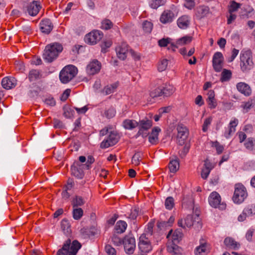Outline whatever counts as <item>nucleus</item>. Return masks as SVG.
Returning a JSON list of instances; mask_svg holds the SVG:
<instances>
[{
	"instance_id": "a211bd4d",
	"label": "nucleus",
	"mask_w": 255,
	"mask_h": 255,
	"mask_svg": "<svg viewBox=\"0 0 255 255\" xmlns=\"http://www.w3.org/2000/svg\"><path fill=\"white\" fill-rule=\"evenodd\" d=\"M192 39L193 38L191 36L186 35L183 36L178 39L176 41L175 44L174 43H171V45L168 47V49L175 51L176 49L177 48L178 46H183L191 43L192 41Z\"/></svg>"
},
{
	"instance_id": "c85d7f7f",
	"label": "nucleus",
	"mask_w": 255,
	"mask_h": 255,
	"mask_svg": "<svg viewBox=\"0 0 255 255\" xmlns=\"http://www.w3.org/2000/svg\"><path fill=\"white\" fill-rule=\"evenodd\" d=\"M16 84V80L13 77H4L1 81L2 87L7 90L14 88Z\"/></svg>"
},
{
	"instance_id": "864d4df0",
	"label": "nucleus",
	"mask_w": 255,
	"mask_h": 255,
	"mask_svg": "<svg viewBox=\"0 0 255 255\" xmlns=\"http://www.w3.org/2000/svg\"><path fill=\"white\" fill-rule=\"evenodd\" d=\"M174 205V201L172 197H168L165 201V206L168 210H171Z\"/></svg>"
},
{
	"instance_id": "ea45409f",
	"label": "nucleus",
	"mask_w": 255,
	"mask_h": 255,
	"mask_svg": "<svg viewBox=\"0 0 255 255\" xmlns=\"http://www.w3.org/2000/svg\"><path fill=\"white\" fill-rule=\"evenodd\" d=\"M72 215L75 220H79L83 215V210L81 208H73Z\"/></svg>"
},
{
	"instance_id": "e433bc0d",
	"label": "nucleus",
	"mask_w": 255,
	"mask_h": 255,
	"mask_svg": "<svg viewBox=\"0 0 255 255\" xmlns=\"http://www.w3.org/2000/svg\"><path fill=\"white\" fill-rule=\"evenodd\" d=\"M85 203V201L81 196H76L73 198L72 205L73 208H75L83 205Z\"/></svg>"
},
{
	"instance_id": "c9c22d12",
	"label": "nucleus",
	"mask_w": 255,
	"mask_h": 255,
	"mask_svg": "<svg viewBox=\"0 0 255 255\" xmlns=\"http://www.w3.org/2000/svg\"><path fill=\"white\" fill-rule=\"evenodd\" d=\"M119 86L118 83L116 82L105 87L102 92L105 95H108L114 93Z\"/></svg>"
},
{
	"instance_id": "8fccbe9b",
	"label": "nucleus",
	"mask_w": 255,
	"mask_h": 255,
	"mask_svg": "<svg viewBox=\"0 0 255 255\" xmlns=\"http://www.w3.org/2000/svg\"><path fill=\"white\" fill-rule=\"evenodd\" d=\"M113 24L112 22L108 19L103 20L101 23V28L103 29L108 30L113 27Z\"/></svg>"
},
{
	"instance_id": "338daca9",
	"label": "nucleus",
	"mask_w": 255,
	"mask_h": 255,
	"mask_svg": "<svg viewBox=\"0 0 255 255\" xmlns=\"http://www.w3.org/2000/svg\"><path fill=\"white\" fill-rule=\"evenodd\" d=\"M112 240L114 244L117 246H120L123 244V240L118 237L117 236L114 235Z\"/></svg>"
},
{
	"instance_id": "5fc2aeb1",
	"label": "nucleus",
	"mask_w": 255,
	"mask_h": 255,
	"mask_svg": "<svg viewBox=\"0 0 255 255\" xmlns=\"http://www.w3.org/2000/svg\"><path fill=\"white\" fill-rule=\"evenodd\" d=\"M154 226L153 222H149L145 229V232L147 236H151L153 233V229Z\"/></svg>"
},
{
	"instance_id": "7ed1b4c3",
	"label": "nucleus",
	"mask_w": 255,
	"mask_h": 255,
	"mask_svg": "<svg viewBox=\"0 0 255 255\" xmlns=\"http://www.w3.org/2000/svg\"><path fill=\"white\" fill-rule=\"evenodd\" d=\"M81 246L76 240L72 243L70 240H67L62 248L57 252L56 255H76Z\"/></svg>"
},
{
	"instance_id": "393cba45",
	"label": "nucleus",
	"mask_w": 255,
	"mask_h": 255,
	"mask_svg": "<svg viewBox=\"0 0 255 255\" xmlns=\"http://www.w3.org/2000/svg\"><path fill=\"white\" fill-rule=\"evenodd\" d=\"M206 95L207 96L206 102L209 108L211 109H215L217 106V100L215 98V92L212 90H209Z\"/></svg>"
},
{
	"instance_id": "a878e982",
	"label": "nucleus",
	"mask_w": 255,
	"mask_h": 255,
	"mask_svg": "<svg viewBox=\"0 0 255 255\" xmlns=\"http://www.w3.org/2000/svg\"><path fill=\"white\" fill-rule=\"evenodd\" d=\"M224 243L226 248L229 250H237L240 247V244L231 237H227L225 239Z\"/></svg>"
},
{
	"instance_id": "7c9ffc66",
	"label": "nucleus",
	"mask_w": 255,
	"mask_h": 255,
	"mask_svg": "<svg viewBox=\"0 0 255 255\" xmlns=\"http://www.w3.org/2000/svg\"><path fill=\"white\" fill-rule=\"evenodd\" d=\"M237 89L245 96H250L252 93L250 87L245 83L240 82L237 84Z\"/></svg>"
},
{
	"instance_id": "774afa93",
	"label": "nucleus",
	"mask_w": 255,
	"mask_h": 255,
	"mask_svg": "<svg viewBox=\"0 0 255 255\" xmlns=\"http://www.w3.org/2000/svg\"><path fill=\"white\" fill-rule=\"evenodd\" d=\"M245 145L247 148L250 150L253 149L254 142L252 138H249L245 143Z\"/></svg>"
},
{
	"instance_id": "052dcab7",
	"label": "nucleus",
	"mask_w": 255,
	"mask_h": 255,
	"mask_svg": "<svg viewBox=\"0 0 255 255\" xmlns=\"http://www.w3.org/2000/svg\"><path fill=\"white\" fill-rule=\"evenodd\" d=\"M105 251L108 255H116L115 249L111 245H106L105 247Z\"/></svg>"
},
{
	"instance_id": "79ce46f5",
	"label": "nucleus",
	"mask_w": 255,
	"mask_h": 255,
	"mask_svg": "<svg viewBox=\"0 0 255 255\" xmlns=\"http://www.w3.org/2000/svg\"><path fill=\"white\" fill-rule=\"evenodd\" d=\"M61 227L65 234H68L70 232V225L66 219H63L61 222Z\"/></svg>"
},
{
	"instance_id": "9d476101",
	"label": "nucleus",
	"mask_w": 255,
	"mask_h": 255,
	"mask_svg": "<svg viewBox=\"0 0 255 255\" xmlns=\"http://www.w3.org/2000/svg\"><path fill=\"white\" fill-rule=\"evenodd\" d=\"M138 123L139 129L137 132V134L141 135L142 137L147 136V133L146 131L152 127V122L151 120L148 119H143L140 120Z\"/></svg>"
},
{
	"instance_id": "f257e3e1",
	"label": "nucleus",
	"mask_w": 255,
	"mask_h": 255,
	"mask_svg": "<svg viewBox=\"0 0 255 255\" xmlns=\"http://www.w3.org/2000/svg\"><path fill=\"white\" fill-rule=\"evenodd\" d=\"M182 233L179 231L175 230L174 232L171 230L167 235L168 242L167 243V251L173 255L180 254L182 249L176 244L181 239Z\"/></svg>"
},
{
	"instance_id": "a18cd8bd",
	"label": "nucleus",
	"mask_w": 255,
	"mask_h": 255,
	"mask_svg": "<svg viewBox=\"0 0 255 255\" xmlns=\"http://www.w3.org/2000/svg\"><path fill=\"white\" fill-rule=\"evenodd\" d=\"M240 4L235 1H232L229 6L228 11L229 13H234L240 7Z\"/></svg>"
},
{
	"instance_id": "f3484780",
	"label": "nucleus",
	"mask_w": 255,
	"mask_h": 255,
	"mask_svg": "<svg viewBox=\"0 0 255 255\" xmlns=\"http://www.w3.org/2000/svg\"><path fill=\"white\" fill-rule=\"evenodd\" d=\"M123 244L127 254H132L135 247V241L134 238L130 236H126L123 240Z\"/></svg>"
},
{
	"instance_id": "e2e57ef3",
	"label": "nucleus",
	"mask_w": 255,
	"mask_h": 255,
	"mask_svg": "<svg viewBox=\"0 0 255 255\" xmlns=\"http://www.w3.org/2000/svg\"><path fill=\"white\" fill-rule=\"evenodd\" d=\"M140 156L139 153H135L132 158V162L135 165H137L139 163Z\"/></svg>"
},
{
	"instance_id": "2eb2a0df",
	"label": "nucleus",
	"mask_w": 255,
	"mask_h": 255,
	"mask_svg": "<svg viewBox=\"0 0 255 255\" xmlns=\"http://www.w3.org/2000/svg\"><path fill=\"white\" fill-rule=\"evenodd\" d=\"M101 68V63L96 59L90 61L86 69V73L89 75H94L98 73Z\"/></svg>"
},
{
	"instance_id": "37998d69",
	"label": "nucleus",
	"mask_w": 255,
	"mask_h": 255,
	"mask_svg": "<svg viewBox=\"0 0 255 255\" xmlns=\"http://www.w3.org/2000/svg\"><path fill=\"white\" fill-rule=\"evenodd\" d=\"M168 167L171 172L175 173L179 169V164L177 160H172L168 164Z\"/></svg>"
},
{
	"instance_id": "4c0bfd02",
	"label": "nucleus",
	"mask_w": 255,
	"mask_h": 255,
	"mask_svg": "<svg viewBox=\"0 0 255 255\" xmlns=\"http://www.w3.org/2000/svg\"><path fill=\"white\" fill-rule=\"evenodd\" d=\"M232 77V72L230 70L226 69H223L220 81L222 82H227L230 80Z\"/></svg>"
},
{
	"instance_id": "4d7b16f0",
	"label": "nucleus",
	"mask_w": 255,
	"mask_h": 255,
	"mask_svg": "<svg viewBox=\"0 0 255 255\" xmlns=\"http://www.w3.org/2000/svg\"><path fill=\"white\" fill-rule=\"evenodd\" d=\"M158 43V45L160 47H166L167 46L168 44L170 45L172 43L170 42V39L167 38L159 40Z\"/></svg>"
},
{
	"instance_id": "c756f323",
	"label": "nucleus",
	"mask_w": 255,
	"mask_h": 255,
	"mask_svg": "<svg viewBox=\"0 0 255 255\" xmlns=\"http://www.w3.org/2000/svg\"><path fill=\"white\" fill-rule=\"evenodd\" d=\"M209 252V247L206 242H200V245L195 250V255H207Z\"/></svg>"
},
{
	"instance_id": "0e129e2a",
	"label": "nucleus",
	"mask_w": 255,
	"mask_h": 255,
	"mask_svg": "<svg viewBox=\"0 0 255 255\" xmlns=\"http://www.w3.org/2000/svg\"><path fill=\"white\" fill-rule=\"evenodd\" d=\"M184 5L188 9H192L195 6L194 0H185Z\"/></svg>"
},
{
	"instance_id": "20e7f679",
	"label": "nucleus",
	"mask_w": 255,
	"mask_h": 255,
	"mask_svg": "<svg viewBox=\"0 0 255 255\" xmlns=\"http://www.w3.org/2000/svg\"><path fill=\"white\" fill-rule=\"evenodd\" d=\"M78 73L77 67L73 65L66 66L61 71L59 78L62 83L66 84L76 76Z\"/></svg>"
},
{
	"instance_id": "2f4dec72",
	"label": "nucleus",
	"mask_w": 255,
	"mask_h": 255,
	"mask_svg": "<svg viewBox=\"0 0 255 255\" xmlns=\"http://www.w3.org/2000/svg\"><path fill=\"white\" fill-rule=\"evenodd\" d=\"M174 220L175 219L173 216H170L167 221L160 220L157 223V226L160 230L165 229L168 227L172 226Z\"/></svg>"
},
{
	"instance_id": "cd10ccee",
	"label": "nucleus",
	"mask_w": 255,
	"mask_h": 255,
	"mask_svg": "<svg viewBox=\"0 0 255 255\" xmlns=\"http://www.w3.org/2000/svg\"><path fill=\"white\" fill-rule=\"evenodd\" d=\"M40 28L42 33L49 34L53 28V25L49 19H43L40 23Z\"/></svg>"
},
{
	"instance_id": "ddd939ff",
	"label": "nucleus",
	"mask_w": 255,
	"mask_h": 255,
	"mask_svg": "<svg viewBox=\"0 0 255 255\" xmlns=\"http://www.w3.org/2000/svg\"><path fill=\"white\" fill-rule=\"evenodd\" d=\"M223 62L224 57L222 53L220 52H216L213 56L212 60L213 67L216 72H219L221 71Z\"/></svg>"
},
{
	"instance_id": "aec40b11",
	"label": "nucleus",
	"mask_w": 255,
	"mask_h": 255,
	"mask_svg": "<svg viewBox=\"0 0 255 255\" xmlns=\"http://www.w3.org/2000/svg\"><path fill=\"white\" fill-rule=\"evenodd\" d=\"M239 124V120L237 118H233L230 122L228 128L224 132V135L226 138H229L236 131V128Z\"/></svg>"
},
{
	"instance_id": "0eeeda50",
	"label": "nucleus",
	"mask_w": 255,
	"mask_h": 255,
	"mask_svg": "<svg viewBox=\"0 0 255 255\" xmlns=\"http://www.w3.org/2000/svg\"><path fill=\"white\" fill-rule=\"evenodd\" d=\"M240 66L243 72L248 71L253 68L254 62L250 51H247L242 53L240 56Z\"/></svg>"
},
{
	"instance_id": "680f3d73",
	"label": "nucleus",
	"mask_w": 255,
	"mask_h": 255,
	"mask_svg": "<svg viewBox=\"0 0 255 255\" xmlns=\"http://www.w3.org/2000/svg\"><path fill=\"white\" fill-rule=\"evenodd\" d=\"M95 161L94 157L92 156H89L88 157L87 161L84 166L87 169H89L91 167V164Z\"/></svg>"
},
{
	"instance_id": "f8f14e48",
	"label": "nucleus",
	"mask_w": 255,
	"mask_h": 255,
	"mask_svg": "<svg viewBox=\"0 0 255 255\" xmlns=\"http://www.w3.org/2000/svg\"><path fill=\"white\" fill-rule=\"evenodd\" d=\"M84 170H87L84 164H81L77 161L75 162L71 167L72 174L73 176L78 179H82L84 176Z\"/></svg>"
},
{
	"instance_id": "6e6d98bb",
	"label": "nucleus",
	"mask_w": 255,
	"mask_h": 255,
	"mask_svg": "<svg viewBox=\"0 0 255 255\" xmlns=\"http://www.w3.org/2000/svg\"><path fill=\"white\" fill-rule=\"evenodd\" d=\"M112 42L111 40H107L102 43L101 44V51L103 53L107 52V49L109 48L112 45Z\"/></svg>"
},
{
	"instance_id": "6e6552de",
	"label": "nucleus",
	"mask_w": 255,
	"mask_h": 255,
	"mask_svg": "<svg viewBox=\"0 0 255 255\" xmlns=\"http://www.w3.org/2000/svg\"><path fill=\"white\" fill-rule=\"evenodd\" d=\"M208 201L210 205L215 208L223 210L226 208V204L224 202H221V196L216 191H213L210 194L208 198Z\"/></svg>"
},
{
	"instance_id": "f704fd0d",
	"label": "nucleus",
	"mask_w": 255,
	"mask_h": 255,
	"mask_svg": "<svg viewBox=\"0 0 255 255\" xmlns=\"http://www.w3.org/2000/svg\"><path fill=\"white\" fill-rule=\"evenodd\" d=\"M42 77L41 72L38 70L32 69L29 72L28 78L30 82L39 80Z\"/></svg>"
},
{
	"instance_id": "72a5a7b5",
	"label": "nucleus",
	"mask_w": 255,
	"mask_h": 255,
	"mask_svg": "<svg viewBox=\"0 0 255 255\" xmlns=\"http://www.w3.org/2000/svg\"><path fill=\"white\" fill-rule=\"evenodd\" d=\"M127 228V223L125 221L120 220L116 223L114 229L116 233L122 234L125 232Z\"/></svg>"
},
{
	"instance_id": "423d86ee",
	"label": "nucleus",
	"mask_w": 255,
	"mask_h": 255,
	"mask_svg": "<svg viewBox=\"0 0 255 255\" xmlns=\"http://www.w3.org/2000/svg\"><path fill=\"white\" fill-rule=\"evenodd\" d=\"M248 193L245 187L242 184H236L233 196V201L235 203L241 204L247 198Z\"/></svg>"
},
{
	"instance_id": "6ab92c4d",
	"label": "nucleus",
	"mask_w": 255,
	"mask_h": 255,
	"mask_svg": "<svg viewBox=\"0 0 255 255\" xmlns=\"http://www.w3.org/2000/svg\"><path fill=\"white\" fill-rule=\"evenodd\" d=\"M177 129L178 131L177 142L179 145H182L188 137V130L185 127L182 126H178Z\"/></svg>"
},
{
	"instance_id": "4be33fe9",
	"label": "nucleus",
	"mask_w": 255,
	"mask_h": 255,
	"mask_svg": "<svg viewBox=\"0 0 255 255\" xmlns=\"http://www.w3.org/2000/svg\"><path fill=\"white\" fill-rule=\"evenodd\" d=\"M175 18V14L170 10H165L161 14L160 21L163 24L171 23Z\"/></svg>"
},
{
	"instance_id": "412c9836",
	"label": "nucleus",
	"mask_w": 255,
	"mask_h": 255,
	"mask_svg": "<svg viewBox=\"0 0 255 255\" xmlns=\"http://www.w3.org/2000/svg\"><path fill=\"white\" fill-rule=\"evenodd\" d=\"M215 164L211 162L209 160L206 159L204 161V165L201 171V177L204 179H206L211 171L214 168Z\"/></svg>"
},
{
	"instance_id": "c03bdc74",
	"label": "nucleus",
	"mask_w": 255,
	"mask_h": 255,
	"mask_svg": "<svg viewBox=\"0 0 255 255\" xmlns=\"http://www.w3.org/2000/svg\"><path fill=\"white\" fill-rule=\"evenodd\" d=\"M211 146L216 149L217 153L218 154H221L224 149V146L217 141H211Z\"/></svg>"
},
{
	"instance_id": "dca6fc26",
	"label": "nucleus",
	"mask_w": 255,
	"mask_h": 255,
	"mask_svg": "<svg viewBox=\"0 0 255 255\" xmlns=\"http://www.w3.org/2000/svg\"><path fill=\"white\" fill-rule=\"evenodd\" d=\"M138 248L141 252L146 253L151 250V246L148 237L145 234L141 235L139 239Z\"/></svg>"
},
{
	"instance_id": "09e8293b",
	"label": "nucleus",
	"mask_w": 255,
	"mask_h": 255,
	"mask_svg": "<svg viewBox=\"0 0 255 255\" xmlns=\"http://www.w3.org/2000/svg\"><path fill=\"white\" fill-rule=\"evenodd\" d=\"M153 28L152 23L149 21L145 20L143 21L142 23V28L143 30L146 33H150Z\"/></svg>"
},
{
	"instance_id": "13d9d810",
	"label": "nucleus",
	"mask_w": 255,
	"mask_h": 255,
	"mask_svg": "<svg viewBox=\"0 0 255 255\" xmlns=\"http://www.w3.org/2000/svg\"><path fill=\"white\" fill-rule=\"evenodd\" d=\"M212 121V119L211 117H209L205 120L202 126V130L204 132H206L207 131L208 127L211 124Z\"/></svg>"
},
{
	"instance_id": "a19ab883",
	"label": "nucleus",
	"mask_w": 255,
	"mask_h": 255,
	"mask_svg": "<svg viewBox=\"0 0 255 255\" xmlns=\"http://www.w3.org/2000/svg\"><path fill=\"white\" fill-rule=\"evenodd\" d=\"M209 12V8L205 6H200L196 9V14L200 17L205 16Z\"/></svg>"
},
{
	"instance_id": "603ef678",
	"label": "nucleus",
	"mask_w": 255,
	"mask_h": 255,
	"mask_svg": "<svg viewBox=\"0 0 255 255\" xmlns=\"http://www.w3.org/2000/svg\"><path fill=\"white\" fill-rule=\"evenodd\" d=\"M163 95L162 88L158 87L152 90L150 93V96L152 98H155Z\"/></svg>"
},
{
	"instance_id": "39448f33",
	"label": "nucleus",
	"mask_w": 255,
	"mask_h": 255,
	"mask_svg": "<svg viewBox=\"0 0 255 255\" xmlns=\"http://www.w3.org/2000/svg\"><path fill=\"white\" fill-rule=\"evenodd\" d=\"M199 215L200 211L196 209L195 210V213L193 215H188L183 219L178 220V225L179 226L185 229L186 228H190L193 225L194 221H197L198 223H199Z\"/></svg>"
},
{
	"instance_id": "473e14b6",
	"label": "nucleus",
	"mask_w": 255,
	"mask_h": 255,
	"mask_svg": "<svg viewBox=\"0 0 255 255\" xmlns=\"http://www.w3.org/2000/svg\"><path fill=\"white\" fill-rule=\"evenodd\" d=\"M138 123L134 120L126 119L124 121L123 126L126 129L131 130L137 127Z\"/></svg>"
},
{
	"instance_id": "49530a36",
	"label": "nucleus",
	"mask_w": 255,
	"mask_h": 255,
	"mask_svg": "<svg viewBox=\"0 0 255 255\" xmlns=\"http://www.w3.org/2000/svg\"><path fill=\"white\" fill-rule=\"evenodd\" d=\"M116 113V111L115 108L111 107L105 111L103 116L108 119H111L115 117Z\"/></svg>"
},
{
	"instance_id": "1a4fd4ad",
	"label": "nucleus",
	"mask_w": 255,
	"mask_h": 255,
	"mask_svg": "<svg viewBox=\"0 0 255 255\" xmlns=\"http://www.w3.org/2000/svg\"><path fill=\"white\" fill-rule=\"evenodd\" d=\"M103 36L102 32L94 30L85 35L84 40L87 44L95 45L102 38Z\"/></svg>"
},
{
	"instance_id": "3c124183",
	"label": "nucleus",
	"mask_w": 255,
	"mask_h": 255,
	"mask_svg": "<svg viewBox=\"0 0 255 255\" xmlns=\"http://www.w3.org/2000/svg\"><path fill=\"white\" fill-rule=\"evenodd\" d=\"M165 2V0H151L149 5L152 8H157Z\"/></svg>"
},
{
	"instance_id": "f03ea898",
	"label": "nucleus",
	"mask_w": 255,
	"mask_h": 255,
	"mask_svg": "<svg viewBox=\"0 0 255 255\" xmlns=\"http://www.w3.org/2000/svg\"><path fill=\"white\" fill-rule=\"evenodd\" d=\"M61 44L55 42L47 45L43 53L44 59L48 62H51L55 59L63 50Z\"/></svg>"
},
{
	"instance_id": "9b49d317",
	"label": "nucleus",
	"mask_w": 255,
	"mask_h": 255,
	"mask_svg": "<svg viewBox=\"0 0 255 255\" xmlns=\"http://www.w3.org/2000/svg\"><path fill=\"white\" fill-rule=\"evenodd\" d=\"M119 136L114 132H111L106 139L104 140L100 144L102 148H107L115 145L119 141Z\"/></svg>"
},
{
	"instance_id": "de8ad7c7",
	"label": "nucleus",
	"mask_w": 255,
	"mask_h": 255,
	"mask_svg": "<svg viewBox=\"0 0 255 255\" xmlns=\"http://www.w3.org/2000/svg\"><path fill=\"white\" fill-rule=\"evenodd\" d=\"M168 64V61L166 59L161 60L158 64V70L160 72L165 70Z\"/></svg>"
},
{
	"instance_id": "bf43d9fd",
	"label": "nucleus",
	"mask_w": 255,
	"mask_h": 255,
	"mask_svg": "<svg viewBox=\"0 0 255 255\" xmlns=\"http://www.w3.org/2000/svg\"><path fill=\"white\" fill-rule=\"evenodd\" d=\"M255 229L253 228H250L249 230H248L247 232L246 233V239L249 242L252 241Z\"/></svg>"
},
{
	"instance_id": "bb28decb",
	"label": "nucleus",
	"mask_w": 255,
	"mask_h": 255,
	"mask_svg": "<svg viewBox=\"0 0 255 255\" xmlns=\"http://www.w3.org/2000/svg\"><path fill=\"white\" fill-rule=\"evenodd\" d=\"M190 23V17L187 15H183L179 17L177 20L178 26L183 29L187 28Z\"/></svg>"
},
{
	"instance_id": "4468645a",
	"label": "nucleus",
	"mask_w": 255,
	"mask_h": 255,
	"mask_svg": "<svg viewBox=\"0 0 255 255\" xmlns=\"http://www.w3.org/2000/svg\"><path fill=\"white\" fill-rule=\"evenodd\" d=\"M129 46L125 42L118 45L116 48L117 56L121 60H125L129 51Z\"/></svg>"
},
{
	"instance_id": "b1692460",
	"label": "nucleus",
	"mask_w": 255,
	"mask_h": 255,
	"mask_svg": "<svg viewBox=\"0 0 255 255\" xmlns=\"http://www.w3.org/2000/svg\"><path fill=\"white\" fill-rule=\"evenodd\" d=\"M161 129L159 127H155L149 134L148 141L152 144H156L158 142V135Z\"/></svg>"
},
{
	"instance_id": "5701e85b",
	"label": "nucleus",
	"mask_w": 255,
	"mask_h": 255,
	"mask_svg": "<svg viewBox=\"0 0 255 255\" xmlns=\"http://www.w3.org/2000/svg\"><path fill=\"white\" fill-rule=\"evenodd\" d=\"M41 7L39 1L33 0L27 6V12L31 16H35L39 12Z\"/></svg>"
},
{
	"instance_id": "58836bf2",
	"label": "nucleus",
	"mask_w": 255,
	"mask_h": 255,
	"mask_svg": "<svg viewBox=\"0 0 255 255\" xmlns=\"http://www.w3.org/2000/svg\"><path fill=\"white\" fill-rule=\"evenodd\" d=\"M175 91V88L173 86L166 85L165 87L162 88V93L165 96H169L173 94Z\"/></svg>"
},
{
	"instance_id": "69168bd1",
	"label": "nucleus",
	"mask_w": 255,
	"mask_h": 255,
	"mask_svg": "<svg viewBox=\"0 0 255 255\" xmlns=\"http://www.w3.org/2000/svg\"><path fill=\"white\" fill-rule=\"evenodd\" d=\"M63 115L66 118H70L73 116V111L70 108H64Z\"/></svg>"
}]
</instances>
